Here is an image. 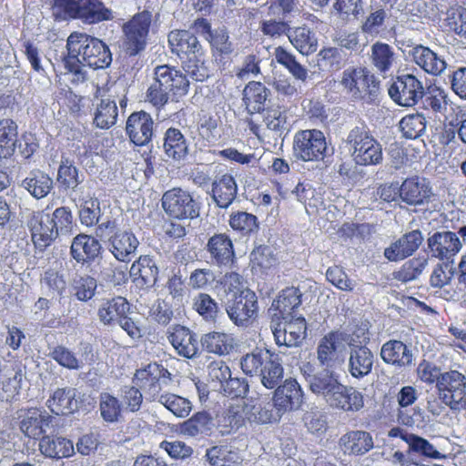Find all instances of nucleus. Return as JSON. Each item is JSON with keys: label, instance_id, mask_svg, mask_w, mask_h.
<instances>
[{"label": "nucleus", "instance_id": "4d7b16f0", "mask_svg": "<svg viewBox=\"0 0 466 466\" xmlns=\"http://www.w3.org/2000/svg\"><path fill=\"white\" fill-rule=\"evenodd\" d=\"M117 106L115 101L102 99L96 109L94 123L99 128H109L116 122Z\"/></svg>", "mask_w": 466, "mask_h": 466}, {"label": "nucleus", "instance_id": "c756f323", "mask_svg": "<svg viewBox=\"0 0 466 466\" xmlns=\"http://www.w3.org/2000/svg\"><path fill=\"white\" fill-rule=\"evenodd\" d=\"M110 251L114 257L122 262H127L131 259L138 245L139 241L131 231H120L116 235H110L108 238Z\"/></svg>", "mask_w": 466, "mask_h": 466}, {"label": "nucleus", "instance_id": "a19ab883", "mask_svg": "<svg viewBox=\"0 0 466 466\" xmlns=\"http://www.w3.org/2000/svg\"><path fill=\"white\" fill-rule=\"evenodd\" d=\"M288 37L292 46L304 56L317 51L318 40L315 34L306 25L290 27Z\"/></svg>", "mask_w": 466, "mask_h": 466}, {"label": "nucleus", "instance_id": "dca6fc26", "mask_svg": "<svg viewBox=\"0 0 466 466\" xmlns=\"http://www.w3.org/2000/svg\"><path fill=\"white\" fill-rule=\"evenodd\" d=\"M53 222L50 215L43 211L33 212L27 221L32 240L35 246L41 251L50 246L59 235Z\"/></svg>", "mask_w": 466, "mask_h": 466}, {"label": "nucleus", "instance_id": "ddd939ff", "mask_svg": "<svg viewBox=\"0 0 466 466\" xmlns=\"http://www.w3.org/2000/svg\"><path fill=\"white\" fill-rule=\"evenodd\" d=\"M270 328L279 346L299 347L307 336V322L302 316H292L271 322Z\"/></svg>", "mask_w": 466, "mask_h": 466}, {"label": "nucleus", "instance_id": "69168bd1", "mask_svg": "<svg viewBox=\"0 0 466 466\" xmlns=\"http://www.w3.org/2000/svg\"><path fill=\"white\" fill-rule=\"evenodd\" d=\"M318 56L320 66L337 71L342 67L345 55L341 48L329 47L320 50Z\"/></svg>", "mask_w": 466, "mask_h": 466}, {"label": "nucleus", "instance_id": "6e6d98bb", "mask_svg": "<svg viewBox=\"0 0 466 466\" xmlns=\"http://www.w3.org/2000/svg\"><path fill=\"white\" fill-rule=\"evenodd\" d=\"M456 273L457 268L454 260L441 261L435 266L431 275V286L438 289L443 288L451 282Z\"/></svg>", "mask_w": 466, "mask_h": 466}, {"label": "nucleus", "instance_id": "39448f33", "mask_svg": "<svg viewBox=\"0 0 466 466\" xmlns=\"http://www.w3.org/2000/svg\"><path fill=\"white\" fill-rule=\"evenodd\" d=\"M155 80L147 89V97L155 106H162L168 101V94L184 96L187 93L189 81L180 71L167 65L155 68Z\"/></svg>", "mask_w": 466, "mask_h": 466}, {"label": "nucleus", "instance_id": "ea45409f", "mask_svg": "<svg viewBox=\"0 0 466 466\" xmlns=\"http://www.w3.org/2000/svg\"><path fill=\"white\" fill-rule=\"evenodd\" d=\"M126 313H131L130 304L125 298L119 296L103 302L97 315L103 324L110 326L116 323Z\"/></svg>", "mask_w": 466, "mask_h": 466}, {"label": "nucleus", "instance_id": "393cba45", "mask_svg": "<svg viewBox=\"0 0 466 466\" xmlns=\"http://www.w3.org/2000/svg\"><path fill=\"white\" fill-rule=\"evenodd\" d=\"M168 44L173 53L181 56L189 57L204 56V50L195 34L187 31H171L168 35Z\"/></svg>", "mask_w": 466, "mask_h": 466}, {"label": "nucleus", "instance_id": "f257e3e1", "mask_svg": "<svg viewBox=\"0 0 466 466\" xmlns=\"http://www.w3.org/2000/svg\"><path fill=\"white\" fill-rule=\"evenodd\" d=\"M66 50L62 61L65 68L74 75L73 82L86 81V71L83 66L105 69L112 63L109 46L101 39L86 33H71L66 40Z\"/></svg>", "mask_w": 466, "mask_h": 466}, {"label": "nucleus", "instance_id": "6e6552de", "mask_svg": "<svg viewBox=\"0 0 466 466\" xmlns=\"http://www.w3.org/2000/svg\"><path fill=\"white\" fill-rule=\"evenodd\" d=\"M152 22V13L144 10L136 14L124 24V49L129 56H136L146 49L149 28Z\"/></svg>", "mask_w": 466, "mask_h": 466}, {"label": "nucleus", "instance_id": "bb28decb", "mask_svg": "<svg viewBox=\"0 0 466 466\" xmlns=\"http://www.w3.org/2000/svg\"><path fill=\"white\" fill-rule=\"evenodd\" d=\"M137 286L141 289L153 288L158 278V268L156 261L150 256H140L129 270Z\"/></svg>", "mask_w": 466, "mask_h": 466}, {"label": "nucleus", "instance_id": "7ed1b4c3", "mask_svg": "<svg viewBox=\"0 0 466 466\" xmlns=\"http://www.w3.org/2000/svg\"><path fill=\"white\" fill-rule=\"evenodd\" d=\"M345 142L352 149L351 157L357 165L377 166L382 163V146L363 120H359L350 129Z\"/></svg>", "mask_w": 466, "mask_h": 466}, {"label": "nucleus", "instance_id": "f704fd0d", "mask_svg": "<svg viewBox=\"0 0 466 466\" xmlns=\"http://www.w3.org/2000/svg\"><path fill=\"white\" fill-rule=\"evenodd\" d=\"M329 405L344 411H358L364 406L363 395L355 388L341 383Z\"/></svg>", "mask_w": 466, "mask_h": 466}, {"label": "nucleus", "instance_id": "774afa93", "mask_svg": "<svg viewBox=\"0 0 466 466\" xmlns=\"http://www.w3.org/2000/svg\"><path fill=\"white\" fill-rule=\"evenodd\" d=\"M445 25L448 29L458 35L466 36V9L459 7L447 13Z\"/></svg>", "mask_w": 466, "mask_h": 466}, {"label": "nucleus", "instance_id": "e2e57ef3", "mask_svg": "<svg viewBox=\"0 0 466 466\" xmlns=\"http://www.w3.org/2000/svg\"><path fill=\"white\" fill-rule=\"evenodd\" d=\"M302 421L309 432L316 436H322L328 430L327 416L319 410L306 411Z\"/></svg>", "mask_w": 466, "mask_h": 466}, {"label": "nucleus", "instance_id": "f8f14e48", "mask_svg": "<svg viewBox=\"0 0 466 466\" xmlns=\"http://www.w3.org/2000/svg\"><path fill=\"white\" fill-rule=\"evenodd\" d=\"M425 95L422 82L412 74L397 76L389 87V96L400 106H413Z\"/></svg>", "mask_w": 466, "mask_h": 466}, {"label": "nucleus", "instance_id": "aec40b11", "mask_svg": "<svg viewBox=\"0 0 466 466\" xmlns=\"http://www.w3.org/2000/svg\"><path fill=\"white\" fill-rule=\"evenodd\" d=\"M154 121L150 114L145 111L132 113L126 125L130 141L136 146L147 145L153 137Z\"/></svg>", "mask_w": 466, "mask_h": 466}, {"label": "nucleus", "instance_id": "052dcab7", "mask_svg": "<svg viewBox=\"0 0 466 466\" xmlns=\"http://www.w3.org/2000/svg\"><path fill=\"white\" fill-rule=\"evenodd\" d=\"M157 400L174 415L180 418L187 417L192 409L191 402L187 399L176 394H161Z\"/></svg>", "mask_w": 466, "mask_h": 466}, {"label": "nucleus", "instance_id": "603ef678", "mask_svg": "<svg viewBox=\"0 0 466 466\" xmlns=\"http://www.w3.org/2000/svg\"><path fill=\"white\" fill-rule=\"evenodd\" d=\"M270 353L271 350L268 349H257L253 352L243 356L240 361L243 372L250 377L259 374L263 365L267 364Z\"/></svg>", "mask_w": 466, "mask_h": 466}, {"label": "nucleus", "instance_id": "4c0bfd02", "mask_svg": "<svg viewBox=\"0 0 466 466\" xmlns=\"http://www.w3.org/2000/svg\"><path fill=\"white\" fill-rule=\"evenodd\" d=\"M211 257L220 265L229 264L235 256L233 243L227 234H215L207 244Z\"/></svg>", "mask_w": 466, "mask_h": 466}, {"label": "nucleus", "instance_id": "4be33fe9", "mask_svg": "<svg viewBox=\"0 0 466 466\" xmlns=\"http://www.w3.org/2000/svg\"><path fill=\"white\" fill-rule=\"evenodd\" d=\"M84 395H81L76 388H59L47 400V405L56 415H68L79 410Z\"/></svg>", "mask_w": 466, "mask_h": 466}, {"label": "nucleus", "instance_id": "338daca9", "mask_svg": "<svg viewBox=\"0 0 466 466\" xmlns=\"http://www.w3.org/2000/svg\"><path fill=\"white\" fill-rule=\"evenodd\" d=\"M337 347L325 335L319 341L317 348V359L319 366L333 368L336 362Z\"/></svg>", "mask_w": 466, "mask_h": 466}, {"label": "nucleus", "instance_id": "c03bdc74", "mask_svg": "<svg viewBox=\"0 0 466 466\" xmlns=\"http://www.w3.org/2000/svg\"><path fill=\"white\" fill-rule=\"evenodd\" d=\"M203 350L209 353L227 355L234 348V339L224 332H209L201 337Z\"/></svg>", "mask_w": 466, "mask_h": 466}, {"label": "nucleus", "instance_id": "58836bf2", "mask_svg": "<svg viewBox=\"0 0 466 466\" xmlns=\"http://www.w3.org/2000/svg\"><path fill=\"white\" fill-rule=\"evenodd\" d=\"M412 56L418 66L425 72L432 75H440L446 68V62L435 52L421 45L412 49Z\"/></svg>", "mask_w": 466, "mask_h": 466}, {"label": "nucleus", "instance_id": "0e129e2a", "mask_svg": "<svg viewBox=\"0 0 466 466\" xmlns=\"http://www.w3.org/2000/svg\"><path fill=\"white\" fill-rule=\"evenodd\" d=\"M99 406L101 416L104 420L107 422H115L118 420V418L121 415V405L116 397L106 392L101 393Z\"/></svg>", "mask_w": 466, "mask_h": 466}, {"label": "nucleus", "instance_id": "0eeeda50", "mask_svg": "<svg viewBox=\"0 0 466 466\" xmlns=\"http://www.w3.org/2000/svg\"><path fill=\"white\" fill-rule=\"evenodd\" d=\"M161 204L166 214L176 219L192 220L200 216L201 203L181 187H173L166 191L162 196Z\"/></svg>", "mask_w": 466, "mask_h": 466}, {"label": "nucleus", "instance_id": "de8ad7c7", "mask_svg": "<svg viewBox=\"0 0 466 466\" xmlns=\"http://www.w3.org/2000/svg\"><path fill=\"white\" fill-rule=\"evenodd\" d=\"M243 411L245 413L246 418L250 422H255L258 424H266L276 422L280 420L282 417L279 410L273 409V406L268 403L266 406H261L260 404L256 405H245Z\"/></svg>", "mask_w": 466, "mask_h": 466}, {"label": "nucleus", "instance_id": "a211bd4d", "mask_svg": "<svg viewBox=\"0 0 466 466\" xmlns=\"http://www.w3.org/2000/svg\"><path fill=\"white\" fill-rule=\"evenodd\" d=\"M302 295L299 289L295 287H289L281 290L268 310L271 322L296 316V309L302 302Z\"/></svg>", "mask_w": 466, "mask_h": 466}, {"label": "nucleus", "instance_id": "bf43d9fd", "mask_svg": "<svg viewBox=\"0 0 466 466\" xmlns=\"http://www.w3.org/2000/svg\"><path fill=\"white\" fill-rule=\"evenodd\" d=\"M48 357L53 359L60 366L68 370H79L82 368V361L79 360L76 354L68 348L63 345L48 347Z\"/></svg>", "mask_w": 466, "mask_h": 466}, {"label": "nucleus", "instance_id": "f3484780", "mask_svg": "<svg viewBox=\"0 0 466 466\" xmlns=\"http://www.w3.org/2000/svg\"><path fill=\"white\" fill-rule=\"evenodd\" d=\"M432 195L431 183L425 177L414 176L400 185V199L409 206L429 203Z\"/></svg>", "mask_w": 466, "mask_h": 466}, {"label": "nucleus", "instance_id": "09e8293b", "mask_svg": "<svg viewBox=\"0 0 466 466\" xmlns=\"http://www.w3.org/2000/svg\"><path fill=\"white\" fill-rule=\"evenodd\" d=\"M429 258L417 257L407 260L398 271L392 273L393 279L407 283L415 280L428 265Z\"/></svg>", "mask_w": 466, "mask_h": 466}, {"label": "nucleus", "instance_id": "3c124183", "mask_svg": "<svg viewBox=\"0 0 466 466\" xmlns=\"http://www.w3.org/2000/svg\"><path fill=\"white\" fill-rule=\"evenodd\" d=\"M71 288L75 291L76 298L80 301L91 299L97 287L96 279L89 275H80L76 273L70 282Z\"/></svg>", "mask_w": 466, "mask_h": 466}, {"label": "nucleus", "instance_id": "6ab92c4d", "mask_svg": "<svg viewBox=\"0 0 466 466\" xmlns=\"http://www.w3.org/2000/svg\"><path fill=\"white\" fill-rule=\"evenodd\" d=\"M424 237L420 229L406 232L384 249V257L391 262L403 260L412 256L421 246Z\"/></svg>", "mask_w": 466, "mask_h": 466}, {"label": "nucleus", "instance_id": "2eb2a0df", "mask_svg": "<svg viewBox=\"0 0 466 466\" xmlns=\"http://www.w3.org/2000/svg\"><path fill=\"white\" fill-rule=\"evenodd\" d=\"M104 248L97 238L85 233L73 238L70 246V256L78 264L90 265L102 258Z\"/></svg>", "mask_w": 466, "mask_h": 466}, {"label": "nucleus", "instance_id": "13d9d810", "mask_svg": "<svg viewBox=\"0 0 466 466\" xmlns=\"http://www.w3.org/2000/svg\"><path fill=\"white\" fill-rule=\"evenodd\" d=\"M229 225L234 230L239 231L244 236L256 233L259 228L258 218L245 211H238L232 214L230 216Z\"/></svg>", "mask_w": 466, "mask_h": 466}, {"label": "nucleus", "instance_id": "72a5a7b5", "mask_svg": "<svg viewBox=\"0 0 466 466\" xmlns=\"http://www.w3.org/2000/svg\"><path fill=\"white\" fill-rule=\"evenodd\" d=\"M21 187L33 198L41 199L46 197L54 187L53 178L40 169L31 170L21 182Z\"/></svg>", "mask_w": 466, "mask_h": 466}, {"label": "nucleus", "instance_id": "2f4dec72", "mask_svg": "<svg viewBox=\"0 0 466 466\" xmlns=\"http://www.w3.org/2000/svg\"><path fill=\"white\" fill-rule=\"evenodd\" d=\"M39 450L48 458H68L75 453L73 442L59 435H44L39 441Z\"/></svg>", "mask_w": 466, "mask_h": 466}, {"label": "nucleus", "instance_id": "79ce46f5", "mask_svg": "<svg viewBox=\"0 0 466 466\" xmlns=\"http://www.w3.org/2000/svg\"><path fill=\"white\" fill-rule=\"evenodd\" d=\"M84 174L80 173L74 162L62 156L57 170L56 182L65 190H76L84 181Z\"/></svg>", "mask_w": 466, "mask_h": 466}, {"label": "nucleus", "instance_id": "4468645a", "mask_svg": "<svg viewBox=\"0 0 466 466\" xmlns=\"http://www.w3.org/2000/svg\"><path fill=\"white\" fill-rule=\"evenodd\" d=\"M304 394L301 387L294 379H288L275 389L272 406L279 413L298 410L303 403Z\"/></svg>", "mask_w": 466, "mask_h": 466}, {"label": "nucleus", "instance_id": "b1692460", "mask_svg": "<svg viewBox=\"0 0 466 466\" xmlns=\"http://www.w3.org/2000/svg\"><path fill=\"white\" fill-rule=\"evenodd\" d=\"M211 191L208 192L217 207L227 209L235 200L238 185L230 174L217 175L211 184Z\"/></svg>", "mask_w": 466, "mask_h": 466}, {"label": "nucleus", "instance_id": "c85d7f7f", "mask_svg": "<svg viewBox=\"0 0 466 466\" xmlns=\"http://www.w3.org/2000/svg\"><path fill=\"white\" fill-rule=\"evenodd\" d=\"M375 355L370 348L362 346L349 352L348 371L355 379L370 375L373 369Z\"/></svg>", "mask_w": 466, "mask_h": 466}, {"label": "nucleus", "instance_id": "423d86ee", "mask_svg": "<svg viewBox=\"0 0 466 466\" xmlns=\"http://www.w3.org/2000/svg\"><path fill=\"white\" fill-rule=\"evenodd\" d=\"M300 372L307 381L309 390L323 397L328 404L340 389L339 375L329 367L316 366L310 362L303 363Z\"/></svg>", "mask_w": 466, "mask_h": 466}, {"label": "nucleus", "instance_id": "c9c22d12", "mask_svg": "<svg viewBox=\"0 0 466 466\" xmlns=\"http://www.w3.org/2000/svg\"><path fill=\"white\" fill-rule=\"evenodd\" d=\"M215 428L214 419L206 410L195 413L191 418L180 424V432L184 435L196 437L198 435L210 436Z\"/></svg>", "mask_w": 466, "mask_h": 466}, {"label": "nucleus", "instance_id": "5fc2aeb1", "mask_svg": "<svg viewBox=\"0 0 466 466\" xmlns=\"http://www.w3.org/2000/svg\"><path fill=\"white\" fill-rule=\"evenodd\" d=\"M274 56L277 62L284 66L296 79L303 82L306 81L308 71L296 60V57L292 54L289 53L282 46H278L275 49Z\"/></svg>", "mask_w": 466, "mask_h": 466}, {"label": "nucleus", "instance_id": "37998d69", "mask_svg": "<svg viewBox=\"0 0 466 466\" xmlns=\"http://www.w3.org/2000/svg\"><path fill=\"white\" fill-rule=\"evenodd\" d=\"M284 369L279 354L271 351L267 364L263 365L259 376L262 385L267 389H276L283 379Z\"/></svg>", "mask_w": 466, "mask_h": 466}, {"label": "nucleus", "instance_id": "49530a36", "mask_svg": "<svg viewBox=\"0 0 466 466\" xmlns=\"http://www.w3.org/2000/svg\"><path fill=\"white\" fill-rule=\"evenodd\" d=\"M78 209L80 223L86 227H93L98 224L101 208L100 202L96 198H79L76 202Z\"/></svg>", "mask_w": 466, "mask_h": 466}, {"label": "nucleus", "instance_id": "9b49d317", "mask_svg": "<svg viewBox=\"0 0 466 466\" xmlns=\"http://www.w3.org/2000/svg\"><path fill=\"white\" fill-rule=\"evenodd\" d=\"M462 242L456 232L441 228L429 232L424 251L441 261L454 260L461 251Z\"/></svg>", "mask_w": 466, "mask_h": 466}, {"label": "nucleus", "instance_id": "e433bc0d", "mask_svg": "<svg viewBox=\"0 0 466 466\" xmlns=\"http://www.w3.org/2000/svg\"><path fill=\"white\" fill-rule=\"evenodd\" d=\"M18 143V126L11 118L0 119V159L14 156Z\"/></svg>", "mask_w": 466, "mask_h": 466}, {"label": "nucleus", "instance_id": "cd10ccee", "mask_svg": "<svg viewBox=\"0 0 466 466\" xmlns=\"http://www.w3.org/2000/svg\"><path fill=\"white\" fill-rule=\"evenodd\" d=\"M168 340L180 356L187 359L197 356L198 351L197 335L189 329L181 325L174 326L173 331L168 336Z\"/></svg>", "mask_w": 466, "mask_h": 466}, {"label": "nucleus", "instance_id": "9d476101", "mask_svg": "<svg viewBox=\"0 0 466 466\" xmlns=\"http://www.w3.org/2000/svg\"><path fill=\"white\" fill-rule=\"evenodd\" d=\"M292 148L293 157L299 160H322L327 151L326 137L318 129L299 130L294 136Z\"/></svg>", "mask_w": 466, "mask_h": 466}, {"label": "nucleus", "instance_id": "a18cd8bd", "mask_svg": "<svg viewBox=\"0 0 466 466\" xmlns=\"http://www.w3.org/2000/svg\"><path fill=\"white\" fill-rule=\"evenodd\" d=\"M359 74L360 75L354 96L367 103H373L380 95V81L365 68L359 69Z\"/></svg>", "mask_w": 466, "mask_h": 466}, {"label": "nucleus", "instance_id": "f03ea898", "mask_svg": "<svg viewBox=\"0 0 466 466\" xmlns=\"http://www.w3.org/2000/svg\"><path fill=\"white\" fill-rule=\"evenodd\" d=\"M223 285L220 300L230 320L237 326H248L256 316L258 300L254 291L240 287L239 275L233 273Z\"/></svg>", "mask_w": 466, "mask_h": 466}, {"label": "nucleus", "instance_id": "864d4df0", "mask_svg": "<svg viewBox=\"0 0 466 466\" xmlns=\"http://www.w3.org/2000/svg\"><path fill=\"white\" fill-rule=\"evenodd\" d=\"M371 60L374 66L381 73L390 70L394 61V52L388 44L376 42L371 46Z\"/></svg>", "mask_w": 466, "mask_h": 466}, {"label": "nucleus", "instance_id": "a878e982", "mask_svg": "<svg viewBox=\"0 0 466 466\" xmlns=\"http://www.w3.org/2000/svg\"><path fill=\"white\" fill-rule=\"evenodd\" d=\"M380 358L386 364L397 368H407L414 365L410 347L398 339H390L381 346Z\"/></svg>", "mask_w": 466, "mask_h": 466}, {"label": "nucleus", "instance_id": "473e14b6", "mask_svg": "<svg viewBox=\"0 0 466 466\" xmlns=\"http://www.w3.org/2000/svg\"><path fill=\"white\" fill-rule=\"evenodd\" d=\"M162 147L165 155L175 161L180 162L188 155V144L181 133L175 127H169L164 134Z\"/></svg>", "mask_w": 466, "mask_h": 466}, {"label": "nucleus", "instance_id": "5701e85b", "mask_svg": "<svg viewBox=\"0 0 466 466\" xmlns=\"http://www.w3.org/2000/svg\"><path fill=\"white\" fill-rule=\"evenodd\" d=\"M20 430L27 437L39 439L51 427L53 417L38 409H30L19 415Z\"/></svg>", "mask_w": 466, "mask_h": 466}, {"label": "nucleus", "instance_id": "8fccbe9b", "mask_svg": "<svg viewBox=\"0 0 466 466\" xmlns=\"http://www.w3.org/2000/svg\"><path fill=\"white\" fill-rule=\"evenodd\" d=\"M426 123V118L422 114H410L400 119L399 127L405 138L416 139L425 133Z\"/></svg>", "mask_w": 466, "mask_h": 466}, {"label": "nucleus", "instance_id": "412c9836", "mask_svg": "<svg viewBox=\"0 0 466 466\" xmlns=\"http://www.w3.org/2000/svg\"><path fill=\"white\" fill-rule=\"evenodd\" d=\"M338 445L343 454L358 457L370 451L374 448V441L370 432L352 430L340 436Z\"/></svg>", "mask_w": 466, "mask_h": 466}, {"label": "nucleus", "instance_id": "1a4fd4ad", "mask_svg": "<svg viewBox=\"0 0 466 466\" xmlns=\"http://www.w3.org/2000/svg\"><path fill=\"white\" fill-rule=\"evenodd\" d=\"M439 399L452 410H466V376L458 370L443 372L438 380Z\"/></svg>", "mask_w": 466, "mask_h": 466}, {"label": "nucleus", "instance_id": "7c9ffc66", "mask_svg": "<svg viewBox=\"0 0 466 466\" xmlns=\"http://www.w3.org/2000/svg\"><path fill=\"white\" fill-rule=\"evenodd\" d=\"M271 92L262 83L249 82L244 88L242 101L249 115L261 113L266 109V101Z\"/></svg>", "mask_w": 466, "mask_h": 466}, {"label": "nucleus", "instance_id": "20e7f679", "mask_svg": "<svg viewBox=\"0 0 466 466\" xmlns=\"http://www.w3.org/2000/svg\"><path fill=\"white\" fill-rule=\"evenodd\" d=\"M56 19H80L86 24L111 20L112 12L100 0H52Z\"/></svg>", "mask_w": 466, "mask_h": 466}, {"label": "nucleus", "instance_id": "680f3d73", "mask_svg": "<svg viewBox=\"0 0 466 466\" xmlns=\"http://www.w3.org/2000/svg\"><path fill=\"white\" fill-rule=\"evenodd\" d=\"M193 308L207 321H215L220 312L218 303L207 293H199L194 298Z\"/></svg>", "mask_w": 466, "mask_h": 466}]
</instances>
